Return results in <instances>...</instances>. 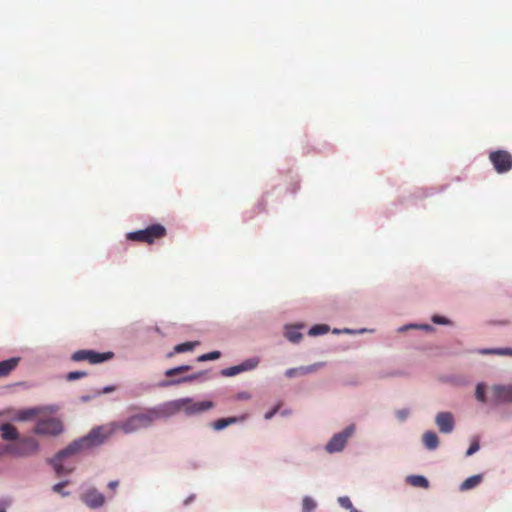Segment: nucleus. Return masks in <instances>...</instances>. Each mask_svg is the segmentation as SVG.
<instances>
[{"label": "nucleus", "instance_id": "1", "mask_svg": "<svg viewBox=\"0 0 512 512\" xmlns=\"http://www.w3.org/2000/svg\"><path fill=\"white\" fill-rule=\"evenodd\" d=\"M116 430L114 427V423H111L106 426H99L90 431L88 435L85 437L75 440L71 444H69L65 449L59 451L54 458L51 460V463L54 467L55 472L58 476L68 474L72 471V468H65L62 464V460L65 457L75 455L82 450L90 449L92 447L98 446L105 442L106 439L110 435H112Z\"/></svg>", "mask_w": 512, "mask_h": 512}, {"label": "nucleus", "instance_id": "2", "mask_svg": "<svg viewBox=\"0 0 512 512\" xmlns=\"http://www.w3.org/2000/svg\"><path fill=\"white\" fill-rule=\"evenodd\" d=\"M159 416L157 411L150 410L146 413L132 415L124 421L114 422V427L125 434H130L140 429L148 428Z\"/></svg>", "mask_w": 512, "mask_h": 512}, {"label": "nucleus", "instance_id": "3", "mask_svg": "<svg viewBox=\"0 0 512 512\" xmlns=\"http://www.w3.org/2000/svg\"><path fill=\"white\" fill-rule=\"evenodd\" d=\"M165 407L170 413L183 411L186 415H195L213 408L214 403L212 401L195 402L192 398H181L167 403Z\"/></svg>", "mask_w": 512, "mask_h": 512}, {"label": "nucleus", "instance_id": "4", "mask_svg": "<svg viewBox=\"0 0 512 512\" xmlns=\"http://www.w3.org/2000/svg\"><path fill=\"white\" fill-rule=\"evenodd\" d=\"M39 450V443L33 437H22L17 441L0 445V456L11 454L17 457H26L37 453Z\"/></svg>", "mask_w": 512, "mask_h": 512}, {"label": "nucleus", "instance_id": "5", "mask_svg": "<svg viewBox=\"0 0 512 512\" xmlns=\"http://www.w3.org/2000/svg\"><path fill=\"white\" fill-rule=\"evenodd\" d=\"M167 234L166 228L159 223L152 224L145 229L129 232L126 238L134 242L154 244L157 240L164 238Z\"/></svg>", "mask_w": 512, "mask_h": 512}, {"label": "nucleus", "instance_id": "6", "mask_svg": "<svg viewBox=\"0 0 512 512\" xmlns=\"http://www.w3.org/2000/svg\"><path fill=\"white\" fill-rule=\"evenodd\" d=\"M52 410L48 407L45 413L37 420L33 432L38 435L58 436L63 432L60 419L51 416Z\"/></svg>", "mask_w": 512, "mask_h": 512}, {"label": "nucleus", "instance_id": "7", "mask_svg": "<svg viewBox=\"0 0 512 512\" xmlns=\"http://www.w3.org/2000/svg\"><path fill=\"white\" fill-rule=\"evenodd\" d=\"M489 160L499 174L507 173L512 169V155L506 150H495L490 152Z\"/></svg>", "mask_w": 512, "mask_h": 512}, {"label": "nucleus", "instance_id": "8", "mask_svg": "<svg viewBox=\"0 0 512 512\" xmlns=\"http://www.w3.org/2000/svg\"><path fill=\"white\" fill-rule=\"evenodd\" d=\"M112 352L99 353L92 350H78L71 356L73 361L87 360L91 364H98L110 360L113 357Z\"/></svg>", "mask_w": 512, "mask_h": 512}, {"label": "nucleus", "instance_id": "9", "mask_svg": "<svg viewBox=\"0 0 512 512\" xmlns=\"http://www.w3.org/2000/svg\"><path fill=\"white\" fill-rule=\"evenodd\" d=\"M354 433V426H348L343 432L335 434L332 439L327 443L326 450L330 453L341 451L348 438Z\"/></svg>", "mask_w": 512, "mask_h": 512}, {"label": "nucleus", "instance_id": "10", "mask_svg": "<svg viewBox=\"0 0 512 512\" xmlns=\"http://www.w3.org/2000/svg\"><path fill=\"white\" fill-rule=\"evenodd\" d=\"M492 395L496 403L512 402V385H495L492 387Z\"/></svg>", "mask_w": 512, "mask_h": 512}, {"label": "nucleus", "instance_id": "11", "mask_svg": "<svg viewBox=\"0 0 512 512\" xmlns=\"http://www.w3.org/2000/svg\"><path fill=\"white\" fill-rule=\"evenodd\" d=\"M436 424L442 433H450L454 429V419L449 412H440L436 416Z\"/></svg>", "mask_w": 512, "mask_h": 512}, {"label": "nucleus", "instance_id": "12", "mask_svg": "<svg viewBox=\"0 0 512 512\" xmlns=\"http://www.w3.org/2000/svg\"><path fill=\"white\" fill-rule=\"evenodd\" d=\"M84 503L90 508H99L104 504L105 498L102 493L96 489H90L83 495Z\"/></svg>", "mask_w": 512, "mask_h": 512}, {"label": "nucleus", "instance_id": "13", "mask_svg": "<svg viewBox=\"0 0 512 512\" xmlns=\"http://www.w3.org/2000/svg\"><path fill=\"white\" fill-rule=\"evenodd\" d=\"M45 410H48V407H33L29 409L21 410L17 413L16 419L19 421H27L31 420L35 417L38 419L45 413Z\"/></svg>", "mask_w": 512, "mask_h": 512}, {"label": "nucleus", "instance_id": "14", "mask_svg": "<svg viewBox=\"0 0 512 512\" xmlns=\"http://www.w3.org/2000/svg\"><path fill=\"white\" fill-rule=\"evenodd\" d=\"M19 357H12L7 360L0 361V378L9 375L19 364Z\"/></svg>", "mask_w": 512, "mask_h": 512}, {"label": "nucleus", "instance_id": "15", "mask_svg": "<svg viewBox=\"0 0 512 512\" xmlns=\"http://www.w3.org/2000/svg\"><path fill=\"white\" fill-rule=\"evenodd\" d=\"M0 431L2 434V438L6 441H17L19 438V433L12 424L4 423L0 426Z\"/></svg>", "mask_w": 512, "mask_h": 512}, {"label": "nucleus", "instance_id": "16", "mask_svg": "<svg viewBox=\"0 0 512 512\" xmlns=\"http://www.w3.org/2000/svg\"><path fill=\"white\" fill-rule=\"evenodd\" d=\"M245 418H246V416L221 418V419L214 421L211 424V426L213 427V429L218 431V430H222V429L228 427L231 424H235L239 421H243Z\"/></svg>", "mask_w": 512, "mask_h": 512}, {"label": "nucleus", "instance_id": "17", "mask_svg": "<svg viewBox=\"0 0 512 512\" xmlns=\"http://www.w3.org/2000/svg\"><path fill=\"white\" fill-rule=\"evenodd\" d=\"M423 443L425 447L429 450H434L438 447L439 438L437 434L433 431H427L423 434L422 437Z\"/></svg>", "mask_w": 512, "mask_h": 512}, {"label": "nucleus", "instance_id": "18", "mask_svg": "<svg viewBox=\"0 0 512 512\" xmlns=\"http://www.w3.org/2000/svg\"><path fill=\"white\" fill-rule=\"evenodd\" d=\"M198 344H199V342H197V341H195V342H184V343H181V344H177L174 347L173 352H170L167 356L168 357H172L174 354H177V353H184V352H187V351H192Z\"/></svg>", "mask_w": 512, "mask_h": 512}, {"label": "nucleus", "instance_id": "19", "mask_svg": "<svg viewBox=\"0 0 512 512\" xmlns=\"http://www.w3.org/2000/svg\"><path fill=\"white\" fill-rule=\"evenodd\" d=\"M481 481H482L481 475H473L462 482V484L460 485V490L461 491L470 490V489L476 487L478 484H480Z\"/></svg>", "mask_w": 512, "mask_h": 512}, {"label": "nucleus", "instance_id": "20", "mask_svg": "<svg viewBox=\"0 0 512 512\" xmlns=\"http://www.w3.org/2000/svg\"><path fill=\"white\" fill-rule=\"evenodd\" d=\"M407 481L414 487H421L425 489L429 487V482L424 476L412 475L407 478Z\"/></svg>", "mask_w": 512, "mask_h": 512}, {"label": "nucleus", "instance_id": "21", "mask_svg": "<svg viewBox=\"0 0 512 512\" xmlns=\"http://www.w3.org/2000/svg\"><path fill=\"white\" fill-rule=\"evenodd\" d=\"M202 375H203V373H197V374L185 376V377L180 378V379H172V380H169V381H166V382L162 383V386H171V385L180 384L182 382H191V381H194V380L198 379Z\"/></svg>", "mask_w": 512, "mask_h": 512}, {"label": "nucleus", "instance_id": "22", "mask_svg": "<svg viewBox=\"0 0 512 512\" xmlns=\"http://www.w3.org/2000/svg\"><path fill=\"white\" fill-rule=\"evenodd\" d=\"M285 336L290 342L293 343L299 342L302 338V334L298 331L297 328L294 327L287 328Z\"/></svg>", "mask_w": 512, "mask_h": 512}, {"label": "nucleus", "instance_id": "23", "mask_svg": "<svg viewBox=\"0 0 512 512\" xmlns=\"http://www.w3.org/2000/svg\"><path fill=\"white\" fill-rule=\"evenodd\" d=\"M316 508V502L309 496H305L302 501V512H312Z\"/></svg>", "mask_w": 512, "mask_h": 512}, {"label": "nucleus", "instance_id": "24", "mask_svg": "<svg viewBox=\"0 0 512 512\" xmlns=\"http://www.w3.org/2000/svg\"><path fill=\"white\" fill-rule=\"evenodd\" d=\"M243 371H245V367L244 366L236 365V366H232V367H229V368H226V369L222 370L221 373H222L223 376L231 377V376H235L238 373L243 372Z\"/></svg>", "mask_w": 512, "mask_h": 512}, {"label": "nucleus", "instance_id": "25", "mask_svg": "<svg viewBox=\"0 0 512 512\" xmlns=\"http://www.w3.org/2000/svg\"><path fill=\"white\" fill-rule=\"evenodd\" d=\"M328 331H329V327L327 325L318 324V325H314L309 330V335H311V336L323 335V334L327 333Z\"/></svg>", "mask_w": 512, "mask_h": 512}, {"label": "nucleus", "instance_id": "26", "mask_svg": "<svg viewBox=\"0 0 512 512\" xmlns=\"http://www.w3.org/2000/svg\"><path fill=\"white\" fill-rule=\"evenodd\" d=\"M190 369H191V367L189 365H182V366H178V367L166 370L165 375L167 377H173V376L178 375L180 373L189 371Z\"/></svg>", "mask_w": 512, "mask_h": 512}, {"label": "nucleus", "instance_id": "27", "mask_svg": "<svg viewBox=\"0 0 512 512\" xmlns=\"http://www.w3.org/2000/svg\"><path fill=\"white\" fill-rule=\"evenodd\" d=\"M485 390H486V386L483 383H479L476 386L475 396H476L477 400L482 403H486V401H487L486 396H485Z\"/></svg>", "mask_w": 512, "mask_h": 512}, {"label": "nucleus", "instance_id": "28", "mask_svg": "<svg viewBox=\"0 0 512 512\" xmlns=\"http://www.w3.org/2000/svg\"><path fill=\"white\" fill-rule=\"evenodd\" d=\"M220 352L219 351H213V352H210V353H206V354H202L200 355L198 358H197V361L198 362H204V361H209V360H215V359H218L220 357Z\"/></svg>", "mask_w": 512, "mask_h": 512}, {"label": "nucleus", "instance_id": "29", "mask_svg": "<svg viewBox=\"0 0 512 512\" xmlns=\"http://www.w3.org/2000/svg\"><path fill=\"white\" fill-rule=\"evenodd\" d=\"M320 366H321V364H314V365L299 367V368H297L298 374L312 373V372L316 371L318 369V367H320Z\"/></svg>", "mask_w": 512, "mask_h": 512}, {"label": "nucleus", "instance_id": "30", "mask_svg": "<svg viewBox=\"0 0 512 512\" xmlns=\"http://www.w3.org/2000/svg\"><path fill=\"white\" fill-rule=\"evenodd\" d=\"M87 375L86 372L84 371H73V372H69L66 376V379L68 381H74V380H77V379H80V378H83Z\"/></svg>", "mask_w": 512, "mask_h": 512}, {"label": "nucleus", "instance_id": "31", "mask_svg": "<svg viewBox=\"0 0 512 512\" xmlns=\"http://www.w3.org/2000/svg\"><path fill=\"white\" fill-rule=\"evenodd\" d=\"M338 502L345 509L352 510L354 508L351 500L347 496L339 497Z\"/></svg>", "mask_w": 512, "mask_h": 512}, {"label": "nucleus", "instance_id": "32", "mask_svg": "<svg viewBox=\"0 0 512 512\" xmlns=\"http://www.w3.org/2000/svg\"><path fill=\"white\" fill-rule=\"evenodd\" d=\"M257 364H258L257 360L249 359V360H246L245 362L241 363L240 365L244 366L245 367V371H247V370L255 368L257 366Z\"/></svg>", "mask_w": 512, "mask_h": 512}, {"label": "nucleus", "instance_id": "33", "mask_svg": "<svg viewBox=\"0 0 512 512\" xmlns=\"http://www.w3.org/2000/svg\"><path fill=\"white\" fill-rule=\"evenodd\" d=\"M432 321L433 323L435 324H442V325H445V324H449V320L443 316H439V315H435L432 317Z\"/></svg>", "mask_w": 512, "mask_h": 512}, {"label": "nucleus", "instance_id": "34", "mask_svg": "<svg viewBox=\"0 0 512 512\" xmlns=\"http://www.w3.org/2000/svg\"><path fill=\"white\" fill-rule=\"evenodd\" d=\"M484 353H495L500 355H512V349L487 350Z\"/></svg>", "mask_w": 512, "mask_h": 512}, {"label": "nucleus", "instance_id": "35", "mask_svg": "<svg viewBox=\"0 0 512 512\" xmlns=\"http://www.w3.org/2000/svg\"><path fill=\"white\" fill-rule=\"evenodd\" d=\"M479 450V444L478 442H474L470 445V447L468 448L467 452H466V455L467 456H471L473 455L475 452H477Z\"/></svg>", "mask_w": 512, "mask_h": 512}, {"label": "nucleus", "instance_id": "36", "mask_svg": "<svg viewBox=\"0 0 512 512\" xmlns=\"http://www.w3.org/2000/svg\"><path fill=\"white\" fill-rule=\"evenodd\" d=\"M280 405H276L271 411L265 413V419L269 420L271 419L279 410Z\"/></svg>", "mask_w": 512, "mask_h": 512}, {"label": "nucleus", "instance_id": "37", "mask_svg": "<svg viewBox=\"0 0 512 512\" xmlns=\"http://www.w3.org/2000/svg\"><path fill=\"white\" fill-rule=\"evenodd\" d=\"M10 500L3 499L0 501V512H6V508L10 506Z\"/></svg>", "mask_w": 512, "mask_h": 512}, {"label": "nucleus", "instance_id": "38", "mask_svg": "<svg viewBox=\"0 0 512 512\" xmlns=\"http://www.w3.org/2000/svg\"><path fill=\"white\" fill-rule=\"evenodd\" d=\"M67 485V482H60V483H57L53 486V491L54 492H57V493H60L62 491V489Z\"/></svg>", "mask_w": 512, "mask_h": 512}, {"label": "nucleus", "instance_id": "39", "mask_svg": "<svg viewBox=\"0 0 512 512\" xmlns=\"http://www.w3.org/2000/svg\"><path fill=\"white\" fill-rule=\"evenodd\" d=\"M285 375H286L288 378L295 377L296 375H299V374H298V369H297V368H290V369H288V370L285 372Z\"/></svg>", "mask_w": 512, "mask_h": 512}, {"label": "nucleus", "instance_id": "40", "mask_svg": "<svg viewBox=\"0 0 512 512\" xmlns=\"http://www.w3.org/2000/svg\"><path fill=\"white\" fill-rule=\"evenodd\" d=\"M119 485V481L113 480L108 483V488L111 490H115Z\"/></svg>", "mask_w": 512, "mask_h": 512}, {"label": "nucleus", "instance_id": "41", "mask_svg": "<svg viewBox=\"0 0 512 512\" xmlns=\"http://www.w3.org/2000/svg\"><path fill=\"white\" fill-rule=\"evenodd\" d=\"M397 415L401 420H404L406 419L408 412L406 410H400L397 412Z\"/></svg>", "mask_w": 512, "mask_h": 512}, {"label": "nucleus", "instance_id": "42", "mask_svg": "<svg viewBox=\"0 0 512 512\" xmlns=\"http://www.w3.org/2000/svg\"><path fill=\"white\" fill-rule=\"evenodd\" d=\"M113 390H114L113 386H107L103 389V393H109V392H112Z\"/></svg>", "mask_w": 512, "mask_h": 512}]
</instances>
